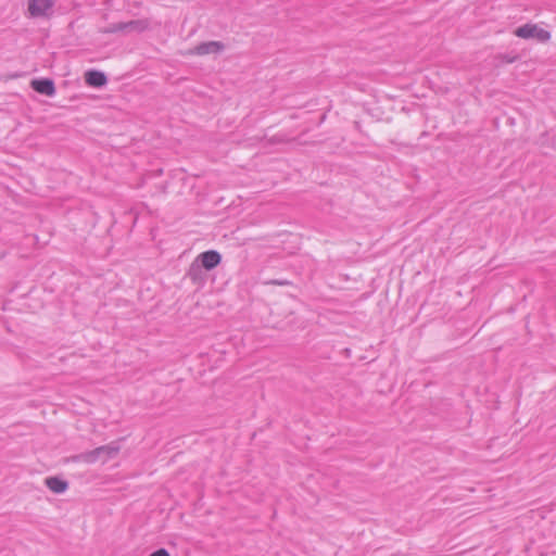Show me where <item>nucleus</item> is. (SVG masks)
<instances>
[{
    "label": "nucleus",
    "instance_id": "obj_1",
    "mask_svg": "<svg viewBox=\"0 0 556 556\" xmlns=\"http://www.w3.org/2000/svg\"><path fill=\"white\" fill-rule=\"evenodd\" d=\"M119 451V447L115 444H108L99 446L92 451L80 453L73 457L75 462H81L86 464H93L98 460L106 462L113 458Z\"/></svg>",
    "mask_w": 556,
    "mask_h": 556
},
{
    "label": "nucleus",
    "instance_id": "obj_2",
    "mask_svg": "<svg viewBox=\"0 0 556 556\" xmlns=\"http://www.w3.org/2000/svg\"><path fill=\"white\" fill-rule=\"evenodd\" d=\"M514 34L522 39H536L540 42H545L549 40L551 34L549 31L539 27L535 24H525L515 29Z\"/></svg>",
    "mask_w": 556,
    "mask_h": 556
},
{
    "label": "nucleus",
    "instance_id": "obj_3",
    "mask_svg": "<svg viewBox=\"0 0 556 556\" xmlns=\"http://www.w3.org/2000/svg\"><path fill=\"white\" fill-rule=\"evenodd\" d=\"M225 45L220 41H205L197 45L188 51V54L206 55L218 54L224 51Z\"/></svg>",
    "mask_w": 556,
    "mask_h": 556
},
{
    "label": "nucleus",
    "instance_id": "obj_4",
    "mask_svg": "<svg viewBox=\"0 0 556 556\" xmlns=\"http://www.w3.org/2000/svg\"><path fill=\"white\" fill-rule=\"evenodd\" d=\"M53 0H28V12L31 17L46 16L52 9Z\"/></svg>",
    "mask_w": 556,
    "mask_h": 556
},
{
    "label": "nucleus",
    "instance_id": "obj_5",
    "mask_svg": "<svg viewBox=\"0 0 556 556\" xmlns=\"http://www.w3.org/2000/svg\"><path fill=\"white\" fill-rule=\"evenodd\" d=\"M195 261L206 270L214 269L222 261L220 254L215 250L201 253Z\"/></svg>",
    "mask_w": 556,
    "mask_h": 556
},
{
    "label": "nucleus",
    "instance_id": "obj_6",
    "mask_svg": "<svg viewBox=\"0 0 556 556\" xmlns=\"http://www.w3.org/2000/svg\"><path fill=\"white\" fill-rule=\"evenodd\" d=\"M30 86L40 94L52 97L55 93L54 83L50 78L34 79L31 80Z\"/></svg>",
    "mask_w": 556,
    "mask_h": 556
},
{
    "label": "nucleus",
    "instance_id": "obj_7",
    "mask_svg": "<svg viewBox=\"0 0 556 556\" xmlns=\"http://www.w3.org/2000/svg\"><path fill=\"white\" fill-rule=\"evenodd\" d=\"M85 81L88 86L100 88L108 83V78L103 72L90 70L85 74Z\"/></svg>",
    "mask_w": 556,
    "mask_h": 556
},
{
    "label": "nucleus",
    "instance_id": "obj_8",
    "mask_svg": "<svg viewBox=\"0 0 556 556\" xmlns=\"http://www.w3.org/2000/svg\"><path fill=\"white\" fill-rule=\"evenodd\" d=\"M45 483L49 488L50 491H52L56 494H61V493L65 492L68 488V483L65 480L60 479L58 477H48L45 480Z\"/></svg>",
    "mask_w": 556,
    "mask_h": 556
},
{
    "label": "nucleus",
    "instance_id": "obj_9",
    "mask_svg": "<svg viewBox=\"0 0 556 556\" xmlns=\"http://www.w3.org/2000/svg\"><path fill=\"white\" fill-rule=\"evenodd\" d=\"M126 26V33H142L146 29L149 28V21L148 20H132L129 22H125Z\"/></svg>",
    "mask_w": 556,
    "mask_h": 556
},
{
    "label": "nucleus",
    "instance_id": "obj_10",
    "mask_svg": "<svg viewBox=\"0 0 556 556\" xmlns=\"http://www.w3.org/2000/svg\"><path fill=\"white\" fill-rule=\"evenodd\" d=\"M188 276L194 282L202 280V266L197 261L191 264Z\"/></svg>",
    "mask_w": 556,
    "mask_h": 556
},
{
    "label": "nucleus",
    "instance_id": "obj_11",
    "mask_svg": "<svg viewBox=\"0 0 556 556\" xmlns=\"http://www.w3.org/2000/svg\"><path fill=\"white\" fill-rule=\"evenodd\" d=\"M119 31L126 33L125 22L111 24L109 27H106L103 30V33H105V34H114V33H119Z\"/></svg>",
    "mask_w": 556,
    "mask_h": 556
},
{
    "label": "nucleus",
    "instance_id": "obj_12",
    "mask_svg": "<svg viewBox=\"0 0 556 556\" xmlns=\"http://www.w3.org/2000/svg\"><path fill=\"white\" fill-rule=\"evenodd\" d=\"M150 556H169V553L165 548H159L155 552H153Z\"/></svg>",
    "mask_w": 556,
    "mask_h": 556
},
{
    "label": "nucleus",
    "instance_id": "obj_13",
    "mask_svg": "<svg viewBox=\"0 0 556 556\" xmlns=\"http://www.w3.org/2000/svg\"><path fill=\"white\" fill-rule=\"evenodd\" d=\"M274 283L279 285V286L285 285V282H282V281H275Z\"/></svg>",
    "mask_w": 556,
    "mask_h": 556
}]
</instances>
